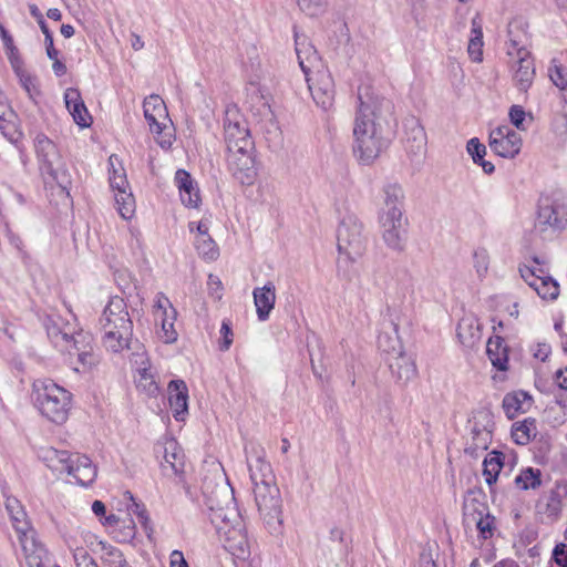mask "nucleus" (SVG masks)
Listing matches in <instances>:
<instances>
[{"instance_id":"obj_1","label":"nucleus","mask_w":567,"mask_h":567,"mask_svg":"<svg viewBox=\"0 0 567 567\" xmlns=\"http://www.w3.org/2000/svg\"><path fill=\"white\" fill-rule=\"evenodd\" d=\"M358 102L353 152L360 163L370 165L389 145V141L382 135L381 118L383 113L391 112L392 104L375 95L369 86L359 87Z\"/></svg>"},{"instance_id":"obj_2","label":"nucleus","mask_w":567,"mask_h":567,"mask_svg":"<svg viewBox=\"0 0 567 567\" xmlns=\"http://www.w3.org/2000/svg\"><path fill=\"white\" fill-rule=\"evenodd\" d=\"M103 331L102 342L107 351L120 353L124 349H132L133 321L123 298H110L100 318Z\"/></svg>"},{"instance_id":"obj_3","label":"nucleus","mask_w":567,"mask_h":567,"mask_svg":"<svg viewBox=\"0 0 567 567\" xmlns=\"http://www.w3.org/2000/svg\"><path fill=\"white\" fill-rule=\"evenodd\" d=\"M250 480L254 485L256 505L267 524L279 522L281 515L280 492L275 484L271 466L261 457L249 464Z\"/></svg>"},{"instance_id":"obj_4","label":"nucleus","mask_w":567,"mask_h":567,"mask_svg":"<svg viewBox=\"0 0 567 567\" xmlns=\"http://www.w3.org/2000/svg\"><path fill=\"white\" fill-rule=\"evenodd\" d=\"M33 400L42 415L56 424L68 420L71 393L50 379L33 382Z\"/></svg>"},{"instance_id":"obj_5","label":"nucleus","mask_w":567,"mask_h":567,"mask_svg":"<svg viewBox=\"0 0 567 567\" xmlns=\"http://www.w3.org/2000/svg\"><path fill=\"white\" fill-rule=\"evenodd\" d=\"M33 147L44 182L55 183L63 190L68 189L71 176L54 142L43 133H38L33 140Z\"/></svg>"},{"instance_id":"obj_6","label":"nucleus","mask_w":567,"mask_h":567,"mask_svg":"<svg viewBox=\"0 0 567 567\" xmlns=\"http://www.w3.org/2000/svg\"><path fill=\"white\" fill-rule=\"evenodd\" d=\"M6 509L11 518L12 526L16 529L20 545L29 561V565L43 567V559L47 557V550L35 539V532L28 520L27 513L20 501L16 497H8Z\"/></svg>"},{"instance_id":"obj_7","label":"nucleus","mask_w":567,"mask_h":567,"mask_svg":"<svg viewBox=\"0 0 567 567\" xmlns=\"http://www.w3.org/2000/svg\"><path fill=\"white\" fill-rule=\"evenodd\" d=\"M202 488L212 512L210 520L219 534L244 524L241 515L235 507L231 491L226 484L210 489L209 485L204 482Z\"/></svg>"},{"instance_id":"obj_8","label":"nucleus","mask_w":567,"mask_h":567,"mask_svg":"<svg viewBox=\"0 0 567 567\" xmlns=\"http://www.w3.org/2000/svg\"><path fill=\"white\" fill-rule=\"evenodd\" d=\"M512 27L513 24H509V42L507 47V54L512 60V80L517 90L526 93L532 86L536 75L534 59L522 41L512 37Z\"/></svg>"},{"instance_id":"obj_9","label":"nucleus","mask_w":567,"mask_h":567,"mask_svg":"<svg viewBox=\"0 0 567 567\" xmlns=\"http://www.w3.org/2000/svg\"><path fill=\"white\" fill-rule=\"evenodd\" d=\"M337 245L340 255H344L350 261H354L365 249L363 225L353 214L346 215L337 233Z\"/></svg>"},{"instance_id":"obj_10","label":"nucleus","mask_w":567,"mask_h":567,"mask_svg":"<svg viewBox=\"0 0 567 567\" xmlns=\"http://www.w3.org/2000/svg\"><path fill=\"white\" fill-rule=\"evenodd\" d=\"M144 117L158 145L166 150L172 146L173 134L167 126V110L164 101L155 94L150 95L143 103Z\"/></svg>"},{"instance_id":"obj_11","label":"nucleus","mask_w":567,"mask_h":567,"mask_svg":"<svg viewBox=\"0 0 567 567\" xmlns=\"http://www.w3.org/2000/svg\"><path fill=\"white\" fill-rule=\"evenodd\" d=\"M224 137L227 150L254 147L248 123L236 105L225 110Z\"/></svg>"},{"instance_id":"obj_12","label":"nucleus","mask_w":567,"mask_h":567,"mask_svg":"<svg viewBox=\"0 0 567 567\" xmlns=\"http://www.w3.org/2000/svg\"><path fill=\"white\" fill-rule=\"evenodd\" d=\"M228 169L241 185H251L257 176L254 147L227 150Z\"/></svg>"},{"instance_id":"obj_13","label":"nucleus","mask_w":567,"mask_h":567,"mask_svg":"<svg viewBox=\"0 0 567 567\" xmlns=\"http://www.w3.org/2000/svg\"><path fill=\"white\" fill-rule=\"evenodd\" d=\"M155 453L162 457L161 467L165 475L181 476L184 473V453L175 439L166 437L157 442Z\"/></svg>"},{"instance_id":"obj_14","label":"nucleus","mask_w":567,"mask_h":567,"mask_svg":"<svg viewBox=\"0 0 567 567\" xmlns=\"http://www.w3.org/2000/svg\"><path fill=\"white\" fill-rule=\"evenodd\" d=\"M566 225L567 212L564 206L551 202L549 198L540 200L535 224L539 231H558L564 229Z\"/></svg>"},{"instance_id":"obj_15","label":"nucleus","mask_w":567,"mask_h":567,"mask_svg":"<svg viewBox=\"0 0 567 567\" xmlns=\"http://www.w3.org/2000/svg\"><path fill=\"white\" fill-rule=\"evenodd\" d=\"M520 146L519 134L507 125L498 126L489 133V147L502 157H514L519 153Z\"/></svg>"},{"instance_id":"obj_16","label":"nucleus","mask_w":567,"mask_h":567,"mask_svg":"<svg viewBox=\"0 0 567 567\" xmlns=\"http://www.w3.org/2000/svg\"><path fill=\"white\" fill-rule=\"evenodd\" d=\"M306 80L316 104L324 111L329 110L334 101V83L331 74L321 70L316 73L315 78H310L309 74Z\"/></svg>"},{"instance_id":"obj_17","label":"nucleus","mask_w":567,"mask_h":567,"mask_svg":"<svg viewBox=\"0 0 567 567\" xmlns=\"http://www.w3.org/2000/svg\"><path fill=\"white\" fill-rule=\"evenodd\" d=\"M47 334L52 344L64 352L78 338L74 327L65 322L60 316H49L45 320Z\"/></svg>"},{"instance_id":"obj_18","label":"nucleus","mask_w":567,"mask_h":567,"mask_svg":"<svg viewBox=\"0 0 567 567\" xmlns=\"http://www.w3.org/2000/svg\"><path fill=\"white\" fill-rule=\"evenodd\" d=\"M404 146L410 156L419 157L426 152V133L420 121L410 116L404 120Z\"/></svg>"},{"instance_id":"obj_19","label":"nucleus","mask_w":567,"mask_h":567,"mask_svg":"<svg viewBox=\"0 0 567 567\" xmlns=\"http://www.w3.org/2000/svg\"><path fill=\"white\" fill-rule=\"evenodd\" d=\"M464 515L467 520L475 523L481 536L487 539L493 536L494 516L486 512L484 504L472 499L470 503L464 504Z\"/></svg>"},{"instance_id":"obj_20","label":"nucleus","mask_w":567,"mask_h":567,"mask_svg":"<svg viewBox=\"0 0 567 567\" xmlns=\"http://www.w3.org/2000/svg\"><path fill=\"white\" fill-rule=\"evenodd\" d=\"M379 221L385 244L391 249L402 250L405 233L403 227V215L379 216Z\"/></svg>"},{"instance_id":"obj_21","label":"nucleus","mask_w":567,"mask_h":567,"mask_svg":"<svg viewBox=\"0 0 567 567\" xmlns=\"http://www.w3.org/2000/svg\"><path fill=\"white\" fill-rule=\"evenodd\" d=\"M65 473L71 475L79 485L87 486L95 481L97 470L87 456L73 454Z\"/></svg>"},{"instance_id":"obj_22","label":"nucleus","mask_w":567,"mask_h":567,"mask_svg":"<svg viewBox=\"0 0 567 567\" xmlns=\"http://www.w3.org/2000/svg\"><path fill=\"white\" fill-rule=\"evenodd\" d=\"M64 352L71 355L75 354L83 370L91 369L99 362V355L93 350L92 337L82 331L78 332V338L72 342L70 349Z\"/></svg>"},{"instance_id":"obj_23","label":"nucleus","mask_w":567,"mask_h":567,"mask_svg":"<svg viewBox=\"0 0 567 567\" xmlns=\"http://www.w3.org/2000/svg\"><path fill=\"white\" fill-rule=\"evenodd\" d=\"M220 535L225 538V548L239 559H246L250 556V543L247 537L245 524L237 526Z\"/></svg>"},{"instance_id":"obj_24","label":"nucleus","mask_w":567,"mask_h":567,"mask_svg":"<svg viewBox=\"0 0 567 567\" xmlns=\"http://www.w3.org/2000/svg\"><path fill=\"white\" fill-rule=\"evenodd\" d=\"M168 401L175 420L183 421L188 412V389L183 380L168 383Z\"/></svg>"},{"instance_id":"obj_25","label":"nucleus","mask_w":567,"mask_h":567,"mask_svg":"<svg viewBox=\"0 0 567 567\" xmlns=\"http://www.w3.org/2000/svg\"><path fill=\"white\" fill-rule=\"evenodd\" d=\"M252 296L258 319L266 321L276 303L275 285L268 281L264 287L255 288Z\"/></svg>"},{"instance_id":"obj_26","label":"nucleus","mask_w":567,"mask_h":567,"mask_svg":"<svg viewBox=\"0 0 567 567\" xmlns=\"http://www.w3.org/2000/svg\"><path fill=\"white\" fill-rule=\"evenodd\" d=\"M64 100L74 122L81 127H89L91 124V116L83 100L81 99L79 90L74 87L66 89Z\"/></svg>"},{"instance_id":"obj_27","label":"nucleus","mask_w":567,"mask_h":567,"mask_svg":"<svg viewBox=\"0 0 567 567\" xmlns=\"http://www.w3.org/2000/svg\"><path fill=\"white\" fill-rule=\"evenodd\" d=\"M404 193L400 185L389 184L383 188V206L380 216L403 215Z\"/></svg>"},{"instance_id":"obj_28","label":"nucleus","mask_w":567,"mask_h":567,"mask_svg":"<svg viewBox=\"0 0 567 567\" xmlns=\"http://www.w3.org/2000/svg\"><path fill=\"white\" fill-rule=\"evenodd\" d=\"M388 361L392 375L399 381L406 383L416 375V365L414 360L401 350L398 351L396 355L389 358Z\"/></svg>"},{"instance_id":"obj_29","label":"nucleus","mask_w":567,"mask_h":567,"mask_svg":"<svg viewBox=\"0 0 567 567\" xmlns=\"http://www.w3.org/2000/svg\"><path fill=\"white\" fill-rule=\"evenodd\" d=\"M133 361L138 365V377L136 379V386L141 391L145 392L150 396L157 395L159 388L155 382L153 374L148 371L147 359L144 358V353H133Z\"/></svg>"},{"instance_id":"obj_30","label":"nucleus","mask_w":567,"mask_h":567,"mask_svg":"<svg viewBox=\"0 0 567 567\" xmlns=\"http://www.w3.org/2000/svg\"><path fill=\"white\" fill-rule=\"evenodd\" d=\"M295 42L299 65L305 76H308L311 69L319 62L317 50L307 41L306 37L296 34Z\"/></svg>"},{"instance_id":"obj_31","label":"nucleus","mask_w":567,"mask_h":567,"mask_svg":"<svg viewBox=\"0 0 567 567\" xmlns=\"http://www.w3.org/2000/svg\"><path fill=\"white\" fill-rule=\"evenodd\" d=\"M486 353L492 364L501 371L507 370L508 349L502 337L489 339L486 346Z\"/></svg>"},{"instance_id":"obj_32","label":"nucleus","mask_w":567,"mask_h":567,"mask_svg":"<svg viewBox=\"0 0 567 567\" xmlns=\"http://www.w3.org/2000/svg\"><path fill=\"white\" fill-rule=\"evenodd\" d=\"M532 404V398L523 391L507 393L503 399V409L508 419H514L519 412H526Z\"/></svg>"},{"instance_id":"obj_33","label":"nucleus","mask_w":567,"mask_h":567,"mask_svg":"<svg viewBox=\"0 0 567 567\" xmlns=\"http://www.w3.org/2000/svg\"><path fill=\"white\" fill-rule=\"evenodd\" d=\"M483 31L478 12L472 18V30L467 45V53L473 62L483 60Z\"/></svg>"},{"instance_id":"obj_34","label":"nucleus","mask_w":567,"mask_h":567,"mask_svg":"<svg viewBox=\"0 0 567 567\" xmlns=\"http://www.w3.org/2000/svg\"><path fill=\"white\" fill-rule=\"evenodd\" d=\"M456 334L462 344L473 347L481 339L480 327L472 317L461 319L457 324Z\"/></svg>"},{"instance_id":"obj_35","label":"nucleus","mask_w":567,"mask_h":567,"mask_svg":"<svg viewBox=\"0 0 567 567\" xmlns=\"http://www.w3.org/2000/svg\"><path fill=\"white\" fill-rule=\"evenodd\" d=\"M505 455L499 451H492L483 462V475L488 486L496 483L504 465Z\"/></svg>"},{"instance_id":"obj_36","label":"nucleus","mask_w":567,"mask_h":567,"mask_svg":"<svg viewBox=\"0 0 567 567\" xmlns=\"http://www.w3.org/2000/svg\"><path fill=\"white\" fill-rule=\"evenodd\" d=\"M492 442V432L486 427H477L476 425L472 429L471 441L467 442L465 453L471 456H477L478 451H485Z\"/></svg>"},{"instance_id":"obj_37","label":"nucleus","mask_w":567,"mask_h":567,"mask_svg":"<svg viewBox=\"0 0 567 567\" xmlns=\"http://www.w3.org/2000/svg\"><path fill=\"white\" fill-rule=\"evenodd\" d=\"M73 454L68 451H59L49 447L42 452V458L47 462L48 467L58 473H65Z\"/></svg>"},{"instance_id":"obj_38","label":"nucleus","mask_w":567,"mask_h":567,"mask_svg":"<svg viewBox=\"0 0 567 567\" xmlns=\"http://www.w3.org/2000/svg\"><path fill=\"white\" fill-rule=\"evenodd\" d=\"M466 150L473 162L480 165L484 173L492 174L495 171V166L489 161H485L486 146L477 137H473L467 142Z\"/></svg>"},{"instance_id":"obj_39","label":"nucleus","mask_w":567,"mask_h":567,"mask_svg":"<svg viewBox=\"0 0 567 567\" xmlns=\"http://www.w3.org/2000/svg\"><path fill=\"white\" fill-rule=\"evenodd\" d=\"M537 427L534 419H526L523 422L513 424L512 437L516 444L526 445L536 435Z\"/></svg>"},{"instance_id":"obj_40","label":"nucleus","mask_w":567,"mask_h":567,"mask_svg":"<svg viewBox=\"0 0 567 567\" xmlns=\"http://www.w3.org/2000/svg\"><path fill=\"white\" fill-rule=\"evenodd\" d=\"M534 290L542 299L555 300L559 295V285L555 279L545 274Z\"/></svg>"},{"instance_id":"obj_41","label":"nucleus","mask_w":567,"mask_h":567,"mask_svg":"<svg viewBox=\"0 0 567 567\" xmlns=\"http://www.w3.org/2000/svg\"><path fill=\"white\" fill-rule=\"evenodd\" d=\"M114 198L120 215L124 219L131 218L135 209V200L133 195L131 193H127L126 189H123L115 193Z\"/></svg>"},{"instance_id":"obj_42","label":"nucleus","mask_w":567,"mask_h":567,"mask_svg":"<svg viewBox=\"0 0 567 567\" xmlns=\"http://www.w3.org/2000/svg\"><path fill=\"white\" fill-rule=\"evenodd\" d=\"M103 559L111 567H128L124 554L118 548L100 542Z\"/></svg>"},{"instance_id":"obj_43","label":"nucleus","mask_w":567,"mask_h":567,"mask_svg":"<svg viewBox=\"0 0 567 567\" xmlns=\"http://www.w3.org/2000/svg\"><path fill=\"white\" fill-rule=\"evenodd\" d=\"M515 483L522 489H535L542 484L540 471L528 467L515 478Z\"/></svg>"},{"instance_id":"obj_44","label":"nucleus","mask_w":567,"mask_h":567,"mask_svg":"<svg viewBox=\"0 0 567 567\" xmlns=\"http://www.w3.org/2000/svg\"><path fill=\"white\" fill-rule=\"evenodd\" d=\"M195 246L198 254L208 260H215L219 255L218 247L210 235L196 238Z\"/></svg>"},{"instance_id":"obj_45","label":"nucleus","mask_w":567,"mask_h":567,"mask_svg":"<svg viewBox=\"0 0 567 567\" xmlns=\"http://www.w3.org/2000/svg\"><path fill=\"white\" fill-rule=\"evenodd\" d=\"M176 319V310L172 308V315L163 316L161 338L165 343H173L177 340V332L174 328V320Z\"/></svg>"},{"instance_id":"obj_46","label":"nucleus","mask_w":567,"mask_h":567,"mask_svg":"<svg viewBox=\"0 0 567 567\" xmlns=\"http://www.w3.org/2000/svg\"><path fill=\"white\" fill-rule=\"evenodd\" d=\"M518 270L524 281L533 289L538 285L545 275L543 268H532L526 265L519 266Z\"/></svg>"},{"instance_id":"obj_47","label":"nucleus","mask_w":567,"mask_h":567,"mask_svg":"<svg viewBox=\"0 0 567 567\" xmlns=\"http://www.w3.org/2000/svg\"><path fill=\"white\" fill-rule=\"evenodd\" d=\"M548 73L550 80L557 87H567V78L564 73V68L557 59L551 60L550 66L548 68Z\"/></svg>"},{"instance_id":"obj_48","label":"nucleus","mask_w":567,"mask_h":567,"mask_svg":"<svg viewBox=\"0 0 567 567\" xmlns=\"http://www.w3.org/2000/svg\"><path fill=\"white\" fill-rule=\"evenodd\" d=\"M474 268L478 277H484L487 274L489 265V256L486 249H477L473 254Z\"/></svg>"},{"instance_id":"obj_49","label":"nucleus","mask_w":567,"mask_h":567,"mask_svg":"<svg viewBox=\"0 0 567 567\" xmlns=\"http://www.w3.org/2000/svg\"><path fill=\"white\" fill-rule=\"evenodd\" d=\"M19 78L20 84L25 90L28 95L31 99H34L39 94L37 78L31 75L29 72L24 71L21 74L17 75Z\"/></svg>"},{"instance_id":"obj_50","label":"nucleus","mask_w":567,"mask_h":567,"mask_svg":"<svg viewBox=\"0 0 567 567\" xmlns=\"http://www.w3.org/2000/svg\"><path fill=\"white\" fill-rule=\"evenodd\" d=\"M179 196L182 203L187 207L196 208L200 203V195L197 185L179 193Z\"/></svg>"},{"instance_id":"obj_51","label":"nucleus","mask_w":567,"mask_h":567,"mask_svg":"<svg viewBox=\"0 0 567 567\" xmlns=\"http://www.w3.org/2000/svg\"><path fill=\"white\" fill-rule=\"evenodd\" d=\"M175 184L179 190V193L187 190V188H192L196 186V183L192 178L190 174L185 169H178L175 173Z\"/></svg>"},{"instance_id":"obj_52","label":"nucleus","mask_w":567,"mask_h":567,"mask_svg":"<svg viewBox=\"0 0 567 567\" xmlns=\"http://www.w3.org/2000/svg\"><path fill=\"white\" fill-rule=\"evenodd\" d=\"M175 184L179 190V193L187 190V188H192L196 186V183L192 178L190 174L185 169H178L175 173Z\"/></svg>"},{"instance_id":"obj_53","label":"nucleus","mask_w":567,"mask_h":567,"mask_svg":"<svg viewBox=\"0 0 567 567\" xmlns=\"http://www.w3.org/2000/svg\"><path fill=\"white\" fill-rule=\"evenodd\" d=\"M220 334L221 340L219 342V349L221 351H227L233 343V330L228 320H224L221 322Z\"/></svg>"},{"instance_id":"obj_54","label":"nucleus","mask_w":567,"mask_h":567,"mask_svg":"<svg viewBox=\"0 0 567 567\" xmlns=\"http://www.w3.org/2000/svg\"><path fill=\"white\" fill-rule=\"evenodd\" d=\"M126 494L130 496V499L132 501V504L130 505L128 509L137 516L140 522L146 527L148 523V515L147 511L144 505L138 504L134 498L133 495L130 492H126Z\"/></svg>"},{"instance_id":"obj_55","label":"nucleus","mask_w":567,"mask_h":567,"mask_svg":"<svg viewBox=\"0 0 567 567\" xmlns=\"http://www.w3.org/2000/svg\"><path fill=\"white\" fill-rule=\"evenodd\" d=\"M526 113L520 105H513L509 110V118L512 124L518 130H525L524 120Z\"/></svg>"},{"instance_id":"obj_56","label":"nucleus","mask_w":567,"mask_h":567,"mask_svg":"<svg viewBox=\"0 0 567 567\" xmlns=\"http://www.w3.org/2000/svg\"><path fill=\"white\" fill-rule=\"evenodd\" d=\"M207 286H208L209 293L213 297H215L217 300H220L223 297V289H224L220 279L217 276L210 274L208 276Z\"/></svg>"},{"instance_id":"obj_57","label":"nucleus","mask_w":567,"mask_h":567,"mask_svg":"<svg viewBox=\"0 0 567 567\" xmlns=\"http://www.w3.org/2000/svg\"><path fill=\"white\" fill-rule=\"evenodd\" d=\"M553 558L559 567H567V545L564 543L556 545Z\"/></svg>"},{"instance_id":"obj_58","label":"nucleus","mask_w":567,"mask_h":567,"mask_svg":"<svg viewBox=\"0 0 567 567\" xmlns=\"http://www.w3.org/2000/svg\"><path fill=\"white\" fill-rule=\"evenodd\" d=\"M297 2L302 11L313 16L323 4L324 0H297Z\"/></svg>"},{"instance_id":"obj_59","label":"nucleus","mask_w":567,"mask_h":567,"mask_svg":"<svg viewBox=\"0 0 567 567\" xmlns=\"http://www.w3.org/2000/svg\"><path fill=\"white\" fill-rule=\"evenodd\" d=\"M110 184L111 187L117 192L126 189L127 187V179L124 174H117L114 172L113 176L110 177Z\"/></svg>"},{"instance_id":"obj_60","label":"nucleus","mask_w":567,"mask_h":567,"mask_svg":"<svg viewBox=\"0 0 567 567\" xmlns=\"http://www.w3.org/2000/svg\"><path fill=\"white\" fill-rule=\"evenodd\" d=\"M0 38L3 42L4 48L8 52L14 53L17 52V48L13 43V38L10 35V33L7 31L4 25L0 22Z\"/></svg>"},{"instance_id":"obj_61","label":"nucleus","mask_w":567,"mask_h":567,"mask_svg":"<svg viewBox=\"0 0 567 567\" xmlns=\"http://www.w3.org/2000/svg\"><path fill=\"white\" fill-rule=\"evenodd\" d=\"M398 343V340H392L388 334H380L378 337V346L379 348L390 353V350L395 351V344Z\"/></svg>"},{"instance_id":"obj_62","label":"nucleus","mask_w":567,"mask_h":567,"mask_svg":"<svg viewBox=\"0 0 567 567\" xmlns=\"http://www.w3.org/2000/svg\"><path fill=\"white\" fill-rule=\"evenodd\" d=\"M169 567H189L181 550H173L169 556Z\"/></svg>"},{"instance_id":"obj_63","label":"nucleus","mask_w":567,"mask_h":567,"mask_svg":"<svg viewBox=\"0 0 567 567\" xmlns=\"http://www.w3.org/2000/svg\"><path fill=\"white\" fill-rule=\"evenodd\" d=\"M155 308L157 310L162 311V316H166L167 315V308L172 309L173 306H172L171 301L168 300V298L163 292H158L156 295Z\"/></svg>"},{"instance_id":"obj_64","label":"nucleus","mask_w":567,"mask_h":567,"mask_svg":"<svg viewBox=\"0 0 567 567\" xmlns=\"http://www.w3.org/2000/svg\"><path fill=\"white\" fill-rule=\"evenodd\" d=\"M9 60H10L11 66L14 71L16 75H19L22 72L27 71L23 68V61L18 55V51L14 53L9 52Z\"/></svg>"}]
</instances>
